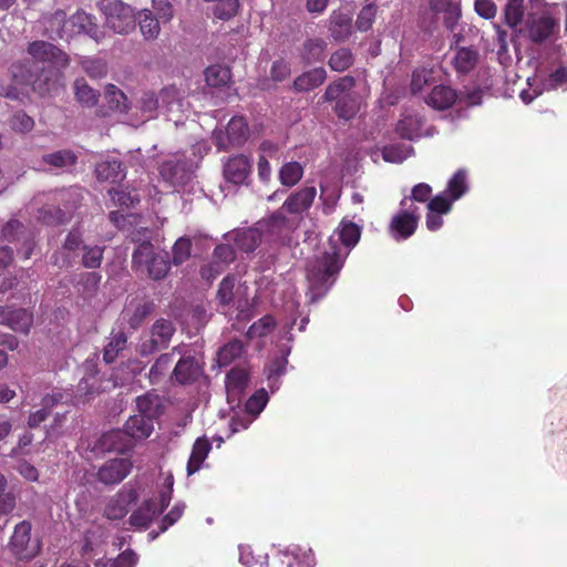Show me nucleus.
<instances>
[{"instance_id":"nucleus-52","label":"nucleus","mask_w":567,"mask_h":567,"mask_svg":"<svg viewBox=\"0 0 567 567\" xmlns=\"http://www.w3.org/2000/svg\"><path fill=\"white\" fill-rule=\"evenodd\" d=\"M433 69L421 66L416 68L412 73L411 91L413 94L422 91L425 85L434 81Z\"/></svg>"},{"instance_id":"nucleus-9","label":"nucleus","mask_w":567,"mask_h":567,"mask_svg":"<svg viewBox=\"0 0 567 567\" xmlns=\"http://www.w3.org/2000/svg\"><path fill=\"white\" fill-rule=\"evenodd\" d=\"M154 309L155 305L152 300L147 298H133L125 305L122 311V320L130 329L137 330Z\"/></svg>"},{"instance_id":"nucleus-33","label":"nucleus","mask_w":567,"mask_h":567,"mask_svg":"<svg viewBox=\"0 0 567 567\" xmlns=\"http://www.w3.org/2000/svg\"><path fill=\"white\" fill-rule=\"evenodd\" d=\"M159 100L162 107H164L168 113L183 111V95L175 85L162 89L159 92Z\"/></svg>"},{"instance_id":"nucleus-43","label":"nucleus","mask_w":567,"mask_h":567,"mask_svg":"<svg viewBox=\"0 0 567 567\" xmlns=\"http://www.w3.org/2000/svg\"><path fill=\"white\" fill-rule=\"evenodd\" d=\"M56 202L63 210L66 212L68 219L71 218L73 212L80 207L82 198L76 189L61 190L55 195Z\"/></svg>"},{"instance_id":"nucleus-17","label":"nucleus","mask_w":567,"mask_h":567,"mask_svg":"<svg viewBox=\"0 0 567 567\" xmlns=\"http://www.w3.org/2000/svg\"><path fill=\"white\" fill-rule=\"evenodd\" d=\"M104 100L107 106H102L99 110L101 116H109L112 112L127 113V97L126 95L115 85L109 84L105 89Z\"/></svg>"},{"instance_id":"nucleus-38","label":"nucleus","mask_w":567,"mask_h":567,"mask_svg":"<svg viewBox=\"0 0 567 567\" xmlns=\"http://www.w3.org/2000/svg\"><path fill=\"white\" fill-rule=\"evenodd\" d=\"M33 324V315L23 308H13L8 328L28 334Z\"/></svg>"},{"instance_id":"nucleus-29","label":"nucleus","mask_w":567,"mask_h":567,"mask_svg":"<svg viewBox=\"0 0 567 567\" xmlns=\"http://www.w3.org/2000/svg\"><path fill=\"white\" fill-rule=\"evenodd\" d=\"M127 346V336L123 331L112 332L107 343L103 349V360L106 363H113L118 354L126 348Z\"/></svg>"},{"instance_id":"nucleus-5","label":"nucleus","mask_w":567,"mask_h":567,"mask_svg":"<svg viewBox=\"0 0 567 567\" xmlns=\"http://www.w3.org/2000/svg\"><path fill=\"white\" fill-rule=\"evenodd\" d=\"M28 53L33 59V64L39 65H61L65 68L69 65V56L61 49L47 41L30 42L27 49Z\"/></svg>"},{"instance_id":"nucleus-64","label":"nucleus","mask_w":567,"mask_h":567,"mask_svg":"<svg viewBox=\"0 0 567 567\" xmlns=\"http://www.w3.org/2000/svg\"><path fill=\"white\" fill-rule=\"evenodd\" d=\"M236 252L228 244H219L214 248L213 260L225 265V268L235 260Z\"/></svg>"},{"instance_id":"nucleus-55","label":"nucleus","mask_w":567,"mask_h":567,"mask_svg":"<svg viewBox=\"0 0 567 567\" xmlns=\"http://www.w3.org/2000/svg\"><path fill=\"white\" fill-rule=\"evenodd\" d=\"M276 327V320L272 316L266 315L259 320L255 321L248 329L247 336L249 338L267 336Z\"/></svg>"},{"instance_id":"nucleus-61","label":"nucleus","mask_w":567,"mask_h":567,"mask_svg":"<svg viewBox=\"0 0 567 567\" xmlns=\"http://www.w3.org/2000/svg\"><path fill=\"white\" fill-rule=\"evenodd\" d=\"M186 505L182 502H177L172 509L162 518L159 523V532H166L171 526L177 523L184 514Z\"/></svg>"},{"instance_id":"nucleus-7","label":"nucleus","mask_w":567,"mask_h":567,"mask_svg":"<svg viewBox=\"0 0 567 567\" xmlns=\"http://www.w3.org/2000/svg\"><path fill=\"white\" fill-rule=\"evenodd\" d=\"M133 468L128 457H114L105 461L97 470L96 478L104 485H116L124 481Z\"/></svg>"},{"instance_id":"nucleus-57","label":"nucleus","mask_w":567,"mask_h":567,"mask_svg":"<svg viewBox=\"0 0 567 567\" xmlns=\"http://www.w3.org/2000/svg\"><path fill=\"white\" fill-rule=\"evenodd\" d=\"M235 282L236 279L231 275L224 277L223 280L220 281L216 295V298L220 305L228 306L233 302Z\"/></svg>"},{"instance_id":"nucleus-20","label":"nucleus","mask_w":567,"mask_h":567,"mask_svg":"<svg viewBox=\"0 0 567 567\" xmlns=\"http://www.w3.org/2000/svg\"><path fill=\"white\" fill-rule=\"evenodd\" d=\"M95 174L100 182L117 183L125 177L123 163L118 159H105L97 163Z\"/></svg>"},{"instance_id":"nucleus-28","label":"nucleus","mask_w":567,"mask_h":567,"mask_svg":"<svg viewBox=\"0 0 567 567\" xmlns=\"http://www.w3.org/2000/svg\"><path fill=\"white\" fill-rule=\"evenodd\" d=\"M329 31L336 41L347 40L352 31L351 18L341 12H333L330 18Z\"/></svg>"},{"instance_id":"nucleus-58","label":"nucleus","mask_w":567,"mask_h":567,"mask_svg":"<svg viewBox=\"0 0 567 567\" xmlns=\"http://www.w3.org/2000/svg\"><path fill=\"white\" fill-rule=\"evenodd\" d=\"M377 6L373 3L364 6L357 17V28L361 32L370 30L374 23L377 16Z\"/></svg>"},{"instance_id":"nucleus-8","label":"nucleus","mask_w":567,"mask_h":567,"mask_svg":"<svg viewBox=\"0 0 567 567\" xmlns=\"http://www.w3.org/2000/svg\"><path fill=\"white\" fill-rule=\"evenodd\" d=\"M317 197V188L315 186H303L292 193L284 202L281 209L287 214L303 218L309 212Z\"/></svg>"},{"instance_id":"nucleus-53","label":"nucleus","mask_w":567,"mask_h":567,"mask_svg":"<svg viewBox=\"0 0 567 567\" xmlns=\"http://www.w3.org/2000/svg\"><path fill=\"white\" fill-rule=\"evenodd\" d=\"M25 236L24 225L17 220L11 219L3 225L1 230V238L3 241L16 243L21 240Z\"/></svg>"},{"instance_id":"nucleus-15","label":"nucleus","mask_w":567,"mask_h":567,"mask_svg":"<svg viewBox=\"0 0 567 567\" xmlns=\"http://www.w3.org/2000/svg\"><path fill=\"white\" fill-rule=\"evenodd\" d=\"M458 100V93L449 85H436L432 89L425 102L429 106L444 111L452 107Z\"/></svg>"},{"instance_id":"nucleus-6","label":"nucleus","mask_w":567,"mask_h":567,"mask_svg":"<svg viewBox=\"0 0 567 567\" xmlns=\"http://www.w3.org/2000/svg\"><path fill=\"white\" fill-rule=\"evenodd\" d=\"M61 68V65H34V71L30 72L22 82L31 84L33 91L40 95L49 94L59 83Z\"/></svg>"},{"instance_id":"nucleus-16","label":"nucleus","mask_w":567,"mask_h":567,"mask_svg":"<svg viewBox=\"0 0 567 567\" xmlns=\"http://www.w3.org/2000/svg\"><path fill=\"white\" fill-rule=\"evenodd\" d=\"M251 164L247 156L237 155L228 159L224 167V175L227 181L234 184H243L249 173Z\"/></svg>"},{"instance_id":"nucleus-11","label":"nucleus","mask_w":567,"mask_h":567,"mask_svg":"<svg viewBox=\"0 0 567 567\" xmlns=\"http://www.w3.org/2000/svg\"><path fill=\"white\" fill-rule=\"evenodd\" d=\"M202 373V368L195 357H182L174 365L169 377L178 384H189L195 382Z\"/></svg>"},{"instance_id":"nucleus-4","label":"nucleus","mask_w":567,"mask_h":567,"mask_svg":"<svg viewBox=\"0 0 567 567\" xmlns=\"http://www.w3.org/2000/svg\"><path fill=\"white\" fill-rule=\"evenodd\" d=\"M176 329L171 320L157 319L151 328L150 338L143 340L138 346L141 355L146 357L166 349L175 333Z\"/></svg>"},{"instance_id":"nucleus-14","label":"nucleus","mask_w":567,"mask_h":567,"mask_svg":"<svg viewBox=\"0 0 567 567\" xmlns=\"http://www.w3.org/2000/svg\"><path fill=\"white\" fill-rule=\"evenodd\" d=\"M431 8L437 14H443V24L454 31L462 16L460 0H431Z\"/></svg>"},{"instance_id":"nucleus-23","label":"nucleus","mask_w":567,"mask_h":567,"mask_svg":"<svg viewBox=\"0 0 567 567\" xmlns=\"http://www.w3.org/2000/svg\"><path fill=\"white\" fill-rule=\"evenodd\" d=\"M555 25V20L550 17L534 19L527 27L528 37L533 42L540 43L551 35Z\"/></svg>"},{"instance_id":"nucleus-47","label":"nucleus","mask_w":567,"mask_h":567,"mask_svg":"<svg viewBox=\"0 0 567 567\" xmlns=\"http://www.w3.org/2000/svg\"><path fill=\"white\" fill-rule=\"evenodd\" d=\"M155 256L154 246L151 241H143L137 246L132 256L133 268L140 270L146 268Z\"/></svg>"},{"instance_id":"nucleus-30","label":"nucleus","mask_w":567,"mask_h":567,"mask_svg":"<svg viewBox=\"0 0 567 567\" xmlns=\"http://www.w3.org/2000/svg\"><path fill=\"white\" fill-rule=\"evenodd\" d=\"M478 61L477 51L470 48L457 49L453 58V65L458 73L467 74L476 66Z\"/></svg>"},{"instance_id":"nucleus-22","label":"nucleus","mask_w":567,"mask_h":567,"mask_svg":"<svg viewBox=\"0 0 567 567\" xmlns=\"http://www.w3.org/2000/svg\"><path fill=\"white\" fill-rule=\"evenodd\" d=\"M181 352L178 347L173 348L172 352L161 354L151 367L148 378L152 384H158L169 373L174 363L175 353Z\"/></svg>"},{"instance_id":"nucleus-10","label":"nucleus","mask_w":567,"mask_h":567,"mask_svg":"<svg viewBox=\"0 0 567 567\" xmlns=\"http://www.w3.org/2000/svg\"><path fill=\"white\" fill-rule=\"evenodd\" d=\"M83 233L79 227L72 228L65 236L61 250L52 255V264L60 268H71L74 257L71 254L83 249Z\"/></svg>"},{"instance_id":"nucleus-25","label":"nucleus","mask_w":567,"mask_h":567,"mask_svg":"<svg viewBox=\"0 0 567 567\" xmlns=\"http://www.w3.org/2000/svg\"><path fill=\"white\" fill-rule=\"evenodd\" d=\"M157 514V504L153 499H146L130 516V524L137 528H147Z\"/></svg>"},{"instance_id":"nucleus-45","label":"nucleus","mask_w":567,"mask_h":567,"mask_svg":"<svg viewBox=\"0 0 567 567\" xmlns=\"http://www.w3.org/2000/svg\"><path fill=\"white\" fill-rule=\"evenodd\" d=\"M358 110L359 106L357 100L350 93H347L342 97H340L334 106V112L337 116L346 121L353 118L358 113Z\"/></svg>"},{"instance_id":"nucleus-63","label":"nucleus","mask_w":567,"mask_h":567,"mask_svg":"<svg viewBox=\"0 0 567 567\" xmlns=\"http://www.w3.org/2000/svg\"><path fill=\"white\" fill-rule=\"evenodd\" d=\"M10 126L12 130L27 133L30 132L34 126V121L31 116L25 114L24 112H17L10 120Z\"/></svg>"},{"instance_id":"nucleus-1","label":"nucleus","mask_w":567,"mask_h":567,"mask_svg":"<svg viewBox=\"0 0 567 567\" xmlns=\"http://www.w3.org/2000/svg\"><path fill=\"white\" fill-rule=\"evenodd\" d=\"M342 265L340 252L336 247L324 250L308 265V293L312 302L318 301L329 291Z\"/></svg>"},{"instance_id":"nucleus-39","label":"nucleus","mask_w":567,"mask_h":567,"mask_svg":"<svg viewBox=\"0 0 567 567\" xmlns=\"http://www.w3.org/2000/svg\"><path fill=\"white\" fill-rule=\"evenodd\" d=\"M148 277L153 280L165 278L171 269V261L167 252L155 254L148 266L145 268Z\"/></svg>"},{"instance_id":"nucleus-51","label":"nucleus","mask_w":567,"mask_h":567,"mask_svg":"<svg viewBox=\"0 0 567 567\" xmlns=\"http://www.w3.org/2000/svg\"><path fill=\"white\" fill-rule=\"evenodd\" d=\"M192 252L190 238L183 236L179 237L172 248L173 264L179 266L189 259Z\"/></svg>"},{"instance_id":"nucleus-42","label":"nucleus","mask_w":567,"mask_h":567,"mask_svg":"<svg viewBox=\"0 0 567 567\" xmlns=\"http://www.w3.org/2000/svg\"><path fill=\"white\" fill-rule=\"evenodd\" d=\"M138 27L146 40L156 39L159 34V22L150 10L140 12Z\"/></svg>"},{"instance_id":"nucleus-18","label":"nucleus","mask_w":567,"mask_h":567,"mask_svg":"<svg viewBox=\"0 0 567 567\" xmlns=\"http://www.w3.org/2000/svg\"><path fill=\"white\" fill-rule=\"evenodd\" d=\"M327 79L323 68H315L298 75L292 83L296 92H309L320 86Z\"/></svg>"},{"instance_id":"nucleus-27","label":"nucleus","mask_w":567,"mask_h":567,"mask_svg":"<svg viewBox=\"0 0 567 567\" xmlns=\"http://www.w3.org/2000/svg\"><path fill=\"white\" fill-rule=\"evenodd\" d=\"M248 124L243 116H234L227 124L226 135L228 143L233 146L243 145L248 137Z\"/></svg>"},{"instance_id":"nucleus-13","label":"nucleus","mask_w":567,"mask_h":567,"mask_svg":"<svg viewBox=\"0 0 567 567\" xmlns=\"http://www.w3.org/2000/svg\"><path fill=\"white\" fill-rule=\"evenodd\" d=\"M137 499V493L134 489L120 491L106 504L104 516L111 520H118L126 516L128 507Z\"/></svg>"},{"instance_id":"nucleus-32","label":"nucleus","mask_w":567,"mask_h":567,"mask_svg":"<svg viewBox=\"0 0 567 567\" xmlns=\"http://www.w3.org/2000/svg\"><path fill=\"white\" fill-rule=\"evenodd\" d=\"M261 243V233L257 228H247L235 234L236 246L245 251H254Z\"/></svg>"},{"instance_id":"nucleus-60","label":"nucleus","mask_w":567,"mask_h":567,"mask_svg":"<svg viewBox=\"0 0 567 567\" xmlns=\"http://www.w3.org/2000/svg\"><path fill=\"white\" fill-rule=\"evenodd\" d=\"M238 8V0H220L214 10V14L220 20L227 21L237 14Z\"/></svg>"},{"instance_id":"nucleus-2","label":"nucleus","mask_w":567,"mask_h":567,"mask_svg":"<svg viewBox=\"0 0 567 567\" xmlns=\"http://www.w3.org/2000/svg\"><path fill=\"white\" fill-rule=\"evenodd\" d=\"M99 7L105 16L106 25L114 32L126 34L134 30L136 18L128 4L121 0H101Z\"/></svg>"},{"instance_id":"nucleus-19","label":"nucleus","mask_w":567,"mask_h":567,"mask_svg":"<svg viewBox=\"0 0 567 567\" xmlns=\"http://www.w3.org/2000/svg\"><path fill=\"white\" fill-rule=\"evenodd\" d=\"M154 429V419L143 415L135 414L131 416L125 423V432L131 439H146L148 437Z\"/></svg>"},{"instance_id":"nucleus-41","label":"nucleus","mask_w":567,"mask_h":567,"mask_svg":"<svg viewBox=\"0 0 567 567\" xmlns=\"http://www.w3.org/2000/svg\"><path fill=\"white\" fill-rule=\"evenodd\" d=\"M205 80L209 86H225L230 81V70L220 64L210 65L205 70Z\"/></svg>"},{"instance_id":"nucleus-21","label":"nucleus","mask_w":567,"mask_h":567,"mask_svg":"<svg viewBox=\"0 0 567 567\" xmlns=\"http://www.w3.org/2000/svg\"><path fill=\"white\" fill-rule=\"evenodd\" d=\"M99 444L103 451H116L123 453L131 447V440L125 431L111 430L102 434L99 440Z\"/></svg>"},{"instance_id":"nucleus-54","label":"nucleus","mask_w":567,"mask_h":567,"mask_svg":"<svg viewBox=\"0 0 567 567\" xmlns=\"http://www.w3.org/2000/svg\"><path fill=\"white\" fill-rule=\"evenodd\" d=\"M101 278V275L95 271L83 272L80 275L76 286L82 289L84 295L93 296L99 289Z\"/></svg>"},{"instance_id":"nucleus-62","label":"nucleus","mask_w":567,"mask_h":567,"mask_svg":"<svg viewBox=\"0 0 567 567\" xmlns=\"http://www.w3.org/2000/svg\"><path fill=\"white\" fill-rule=\"evenodd\" d=\"M382 157L389 163H402L408 157V152L404 145H388L382 150Z\"/></svg>"},{"instance_id":"nucleus-34","label":"nucleus","mask_w":567,"mask_h":567,"mask_svg":"<svg viewBox=\"0 0 567 567\" xmlns=\"http://www.w3.org/2000/svg\"><path fill=\"white\" fill-rule=\"evenodd\" d=\"M38 219L48 225L56 226L68 221L66 212L60 205L45 204L38 210Z\"/></svg>"},{"instance_id":"nucleus-26","label":"nucleus","mask_w":567,"mask_h":567,"mask_svg":"<svg viewBox=\"0 0 567 567\" xmlns=\"http://www.w3.org/2000/svg\"><path fill=\"white\" fill-rule=\"evenodd\" d=\"M355 85V80L351 75L342 76L333 82H331L324 94L321 96L322 102H332L338 101L344 94L349 93Z\"/></svg>"},{"instance_id":"nucleus-3","label":"nucleus","mask_w":567,"mask_h":567,"mask_svg":"<svg viewBox=\"0 0 567 567\" xmlns=\"http://www.w3.org/2000/svg\"><path fill=\"white\" fill-rule=\"evenodd\" d=\"M31 530L32 525L29 520H22L13 528L8 546L19 560H31L41 551V540L32 537Z\"/></svg>"},{"instance_id":"nucleus-31","label":"nucleus","mask_w":567,"mask_h":567,"mask_svg":"<svg viewBox=\"0 0 567 567\" xmlns=\"http://www.w3.org/2000/svg\"><path fill=\"white\" fill-rule=\"evenodd\" d=\"M62 400V394L45 395L42 399V408L32 412L28 417L29 427H38L51 413V409Z\"/></svg>"},{"instance_id":"nucleus-12","label":"nucleus","mask_w":567,"mask_h":567,"mask_svg":"<svg viewBox=\"0 0 567 567\" xmlns=\"http://www.w3.org/2000/svg\"><path fill=\"white\" fill-rule=\"evenodd\" d=\"M419 224V215L415 210H401L393 216L390 224V231L396 239H408L411 237Z\"/></svg>"},{"instance_id":"nucleus-59","label":"nucleus","mask_w":567,"mask_h":567,"mask_svg":"<svg viewBox=\"0 0 567 567\" xmlns=\"http://www.w3.org/2000/svg\"><path fill=\"white\" fill-rule=\"evenodd\" d=\"M268 394L265 390L255 392L245 403L246 412L251 416H257L266 406Z\"/></svg>"},{"instance_id":"nucleus-35","label":"nucleus","mask_w":567,"mask_h":567,"mask_svg":"<svg viewBox=\"0 0 567 567\" xmlns=\"http://www.w3.org/2000/svg\"><path fill=\"white\" fill-rule=\"evenodd\" d=\"M76 161V155L70 150H60L42 157V162L52 168H68L75 165Z\"/></svg>"},{"instance_id":"nucleus-48","label":"nucleus","mask_w":567,"mask_h":567,"mask_svg":"<svg viewBox=\"0 0 567 567\" xmlns=\"http://www.w3.org/2000/svg\"><path fill=\"white\" fill-rule=\"evenodd\" d=\"M104 247L94 245L83 246V255L81 264L84 268L87 269H97L101 267L102 260H103V254H104Z\"/></svg>"},{"instance_id":"nucleus-40","label":"nucleus","mask_w":567,"mask_h":567,"mask_svg":"<svg viewBox=\"0 0 567 567\" xmlns=\"http://www.w3.org/2000/svg\"><path fill=\"white\" fill-rule=\"evenodd\" d=\"M303 176V167L298 162H289L282 165L279 171L280 183L286 187L297 185Z\"/></svg>"},{"instance_id":"nucleus-44","label":"nucleus","mask_w":567,"mask_h":567,"mask_svg":"<svg viewBox=\"0 0 567 567\" xmlns=\"http://www.w3.org/2000/svg\"><path fill=\"white\" fill-rule=\"evenodd\" d=\"M244 343L239 339H233L218 351L219 365H228L244 352Z\"/></svg>"},{"instance_id":"nucleus-37","label":"nucleus","mask_w":567,"mask_h":567,"mask_svg":"<svg viewBox=\"0 0 567 567\" xmlns=\"http://www.w3.org/2000/svg\"><path fill=\"white\" fill-rule=\"evenodd\" d=\"M73 87L75 97L81 105L85 107L96 105L100 94L97 91L89 86L84 79H76Z\"/></svg>"},{"instance_id":"nucleus-50","label":"nucleus","mask_w":567,"mask_h":567,"mask_svg":"<svg viewBox=\"0 0 567 567\" xmlns=\"http://www.w3.org/2000/svg\"><path fill=\"white\" fill-rule=\"evenodd\" d=\"M505 22L511 28L520 24L524 17V0H508L504 10Z\"/></svg>"},{"instance_id":"nucleus-24","label":"nucleus","mask_w":567,"mask_h":567,"mask_svg":"<svg viewBox=\"0 0 567 567\" xmlns=\"http://www.w3.org/2000/svg\"><path fill=\"white\" fill-rule=\"evenodd\" d=\"M210 450L212 444L206 437H199L195 441L187 462L188 475H193L202 467Z\"/></svg>"},{"instance_id":"nucleus-49","label":"nucleus","mask_w":567,"mask_h":567,"mask_svg":"<svg viewBox=\"0 0 567 567\" xmlns=\"http://www.w3.org/2000/svg\"><path fill=\"white\" fill-rule=\"evenodd\" d=\"M328 64L331 70L343 72L353 64V54L349 49L341 48L331 54Z\"/></svg>"},{"instance_id":"nucleus-36","label":"nucleus","mask_w":567,"mask_h":567,"mask_svg":"<svg viewBox=\"0 0 567 567\" xmlns=\"http://www.w3.org/2000/svg\"><path fill=\"white\" fill-rule=\"evenodd\" d=\"M136 408L140 414L155 419L161 414V398L154 393H146L136 398Z\"/></svg>"},{"instance_id":"nucleus-56","label":"nucleus","mask_w":567,"mask_h":567,"mask_svg":"<svg viewBox=\"0 0 567 567\" xmlns=\"http://www.w3.org/2000/svg\"><path fill=\"white\" fill-rule=\"evenodd\" d=\"M361 236L360 227L352 223L347 221L341 224V229L339 233V238L341 243L347 247H353L357 245Z\"/></svg>"},{"instance_id":"nucleus-46","label":"nucleus","mask_w":567,"mask_h":567,"mask_svg":"<svg viewBox=\"0 0 567 567\" xmlns=\"http://www.w3.org/2000/svg\"><path fill=\"white\" fill-rule=\"evenodd\" d=\"M466 177V171L461 168L449 181L446 192L452 200L460 199L467 192L468 185Z\"/></svg>"}]
</instances>
